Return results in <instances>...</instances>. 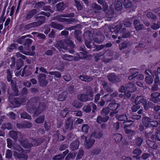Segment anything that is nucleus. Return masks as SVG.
Returning a JSON list of instances; mask_svg holds the SVG:
<instances>
[{
  "instance_id": "nucleus-62",
  "label": "nucleus",
  "mask_w": 160,
  "mask_h": 160,
  "mask_svg": "<svg viewBox=\"0 0 160 160\" xmlns=\"http://www.w3.org/2000/svg\"><path fill=\"white\" fill-rule=\"evenodd\" d=\"M63 78L66 81H69L71 79L70 75L69 74H67L63 76Z\"/></svg>"
},
{
  "instance_id": "nucleus-60",
  "label": "nucleus",
  "mask_w": 160,
  "mask_h": 160,
  "mask_svg": "<svg viewBox=\"0 0 160 160\" xmlns=\"http://www.w3.org/2000/svg\"><path fill=\"white\" fill-rule=\"evenodd\" d=\"M25 38H26V36H25L20 37L18 38L17 40V41L20 44H22L23 41L24 39Z\"/></svg>"
},
{
  "instance_id": "nucleus-56",
  "label": "nucleus",
  "mask_w": 160,
  "mask_h": 160,
  "mask_svg": "<svg viewBox=\"0 0 160 160\" xmlns=\"http://www.w3.org/2000/svg\"><path fill=\"white\" fill-rule=\"evenodd\" d=\"M142 153V151L141 150L139 149H135L133 151V153L134 154H136L137 156H139Z\"/></svg>"
},
{
  "instance_id": "nucleus-53",
  "label": "nucleus",
  "mask_w": 160,
  "mask_h": 160,
  "mask_svg": "<svg viewBox=\"0 0 160 160\" xmlns=\"http://www.w3.org/2000/svg\"><path fill=\"white\" fill-rule=\"evenodd\" d=\"M75 2L78 10H81L82 9V7L79 2L76 0H75Z\"/></svg>"
},
{
  "instance_id": "nucleus-15",
  "label": "nucleus",
  "mask_w": 160,
  "mask_h": 160,
  "mask_svg": "<svg viewBox=\"0 0 160 160\" xmlns=\"http://www.w3.org/2000/svg\"><path fill=\"white\" fill-rule=\"evenodd\" d=\"M32 72V69L26 66L24 68L21 76L22 77H28L31 74Z\"/></svg>"
},
{
  "instance_id": "nucleus-29",
  "label": "nucleus",
  "mask_w": 160,
  "mask_h": 160,
  "mask_svg": "<svg viewBox=\"0 0 160 160\" xmlns=\"http://www.w3.org/2000/svg\"><path fill=\"white\" fill-rule=\"evenodd\" d=\"M38 13V11L36 9H34L31 10L27 15L26 18L27 19H30L35 14Z\"/></svg>"
},
{
  "instance_id": "nucleus-55",
  "label": "nucleus",
  "mask_w": 160,
  "mask_h": 160,
  "mask_svg": "<svg viewBox=\"0 0 160 160\" xmlns=\"http://www.w3.org/2000/svg\"><path fill=\"white\" fill-rule=\"evenodd\" d=\"M147 17L152 19H155L156 18L155 15L153 14L152 12H148L147 14Z\"/></svg>"
},
{
  "instance_id": "nucleus-5",
  "label": "nucleus",
  "mask_w": 160,
  "mask_h": 160,
  "mask_svg": "<svg viewBox=\"0 0 160 160\" xmlns=\"http://www.w3.org/2000/svg\"><path fill=\"white\" fill-rule=\"evenodd\" d=\"M130 71L131 74V75L128 77V79L130 80L136 79L139 80H142L144 79V77L142 75L140 74L138 75V73L137 69H130Z\"/></svg>"
},
{
  "instance_id": "nucleus-46",
  "label": "nucleus",
  "mask_w": 160,
  "mask_h": 160,
  "mask_svg": "<svg viewBox=\"0 0 160 160\" xmlns=\"http://www.w3.org/2000/svg\"><path fill=\"white\" fill-rule=\"evenodd\" d=\"M118 120L122 121H125V122L128 120L127 116L126 115H120L118 117Z\"/></svg>"
},
{
  "instance_id": "nucleus-58",
  "label": "nucleus",
  "mask_w": 160,
  "mask_h": 160,
  "mask_svg": "<svg viewBox=\"0 0 160 160\" xmlns=\"http://www.w3.org/2000/svg\"><path fill=\"white\" fill-rule=\"evenodd\" d=\"M140 107V105L137 104L134 105L132 107V111L133 112H135L137 111L139 109Z\"/></svg>"
},
{
  "instance_id": "nucleus-59",
  "label": "nucleus",
  "mask_w": 160,
  "mask_h": 160,
  "mask_svg": "<svg viewBox=\"0 0 160 160\" xmlns=\"http://www.w3.org/2000/svg\"><path fill=\"white\" fill-rule=\"evenodd\" d=\"M142 142V139L140 138H137L136 139V143L138 146H140Z\"/></svg>"
},
{
  "instance_id": "nucleus-49",
  "label": "nucleus",
  "mask_w": 160,
  "mask_h": 160,
  "mask_svg": "<svg viewBox=\"0 0 160 160\" xmlns=\"http://www.w3.org/2000/svg\"><path fill=\"white\" fill-rule=\"evenodd\" d=\"M82 109L83 111L86 112H89L91 110L90 105H87L86 106H85L83 107Z\"/></svg>"
},
{
  "instance_id": "nucleus-4",
  "label": "nucleus",
  "mask_w": 160,
  "mask_h": 160,
  "mask_svg": "<svg viewBox=\"0 0 160 160\" xmlns=\"http://www.w3.org/2000/svg\"><path fill=\"white\" fill-rule=\"evenodd\" d=\"M92 137H86L84 136H82L81 140L85 141L84 146L86 148L89 149L92 147L95 142V140L91 138Z\"/></svg>"
},
{
  "instance_id": "nucleus-43",
  "label": "nucleus",
  "mask_w": 160,
  "mask_h": 160,
  "mask_svg": "<svg viewBox=\"0 0 160 160\" xmlns=\"http://www.w3.org/2000/svg\"><path fill=\"white\" fill-rule=\"evenodd\" d=\"M110 112V111L108 107L102 109L101 112V113L102 115L104 116L108 114Z\"/></svg>"
},
{
  "instance_id": "nucleus-32",
  "label": "nucleus",
  "mask_w": 160,
  "mask_h": 160,
  "mask_svg": "<svg viewBox=\"0 0 160 160\" xmlns=\"http://www.w3.org/2000/svg\"><path fill=\"white\" fill-rule=\"evenodd\" d=\"M142 121V123L144 126L146 127L149 126L150 121L148 117H145L143 118Z\"/></svg>"
},
{
  "instance_id": "nucleus-42",
  "label": "nucleus",
  "mask_w": 160,
  "mask_h": 160,
  "mask_svg": "<svg viewBox=\"0 0 160 160\" xmlns=\"http://www.w3.org/2000/svg\"><path fill=\"white\" fill-rule=\"evenodd\" d=\"M49 73L51 75H55V77L57 78H60L61 76V74L60 73L58 72H49Z\"/></svg>"
},
{
  "instance_id": "nucleus-39",
  "label": "nucleus",
  "mask_w": 160,
  "mask_h": 160,
  "mask_svg": "<svg viewBox=\"0 0 160 160\" xmlns=\"http://www.w3.org/2000/svg\"><path fill=\"white\" fill-rule=\"evenodd\" d=\"M66 5L63 4V2L59 3L57 4L56 7L58 10H62L64 9Z\"/></svg>"
},
{
  "instance_id": "nucleus-2",
  "label": "nucleus",
  "mask_w": 160,
  "mask_h": 160,
  "mask_svg": "<svg viewBox=\"0 0 160 160\" xmlns=\"http://www.w3.org/2000/svg\"><path fill=\"white\" fill-rule=\"evenodd\" d=\"M136 104H141L143 105L145 109L148 110L149 107H153V104L151 102L147 103L146 99L142 96H139L136 97L135 99Z\"/></svg>"
},
{
  "instance_id": "nucleus-35",
  "label": "nucleus",
  "mask_w": 160,
  "mask_h": 160,
  "mask_svg": "<svg viewBox=\"0 0 160 160\" xmlns=\"http://www.w3.org/2000/svg\"><path fill=\"white\" fill-rule=\"evenodd\" d=\"M62 58L65 60L72 61L73 59V57L70 55L64 54L62 56Z\"/></svg>"
},
{
  "instance_id": "nucleus-16",
  "label": "nucleus",
  "mask_w": 160,
  "mask_h": 160,
  "mask_svg": "<svg viewBox=\"0 0 160 160\" xmlns=\"http://www.w3.org/2000/svg\"><path fill=\"white\" fill-rule=\"evenodd\" d=\"M160 96V94L158 92H154L152 93L151 95V98L150 100L153 102L155 103H157L160 101V99L159 97Z\"/></svg>"
},
{
  "instance_id": "nucleus-28",
  "label": "nucleus",
  "mask_w": 160,
  "mask_h": 160,
  "mask_svg": "<svg viewBox=\"0 0 160 160\" xmlns=\"http://www.w3.org/2000/svg\"><path fill=\"white\" fill-rule=\"evenodd\" d=\"M70 119L68 118L66 122L65 127L67 130H71L72 126V122Z\"/></svg>"
},
{
  "instance_id": "nucleus-12",
  "label": "nucleus",
  "mask_w": 160,
  "mask_h": 160,
  "mask_svg": "<svg viewBox=\"0 0 160 160\" xmlns=\"http://www.w3.org/2000/svg\"><path fill=\"white\" fill-rule=\"evenodd\" d=\"M21 144L24 148H29L32 146H38L39 145V143H38V141L34 140L32 141L31 143H30L27 141H24L21 142Z\"/></svg>"
},
{
  "instance_id": "nucleus-47",
  "label": "nucleus",
  "mask_w": 160,
  "mask_h": 160,
  "mask_svg": "<svg viewBox=\"0 0 160 160\" xmlns=\"http://www.w3.org/2000/svg\"><path fill=\"white\" fill-rule=\"evenodd\" d=\"M73 106L77 108H79L82 106V104L78 101H75L73 103Z\"/></svg>"
},
{
  "instance_id": "nucleus-1",
  "label": "nucleus",
  "mask_w": 160,
  "mask_h": 160,
  "mask_svg": "<svg viewBox=\"0 0 160 160\" xmlns=\"http://www.w3.org/2000/svg\"><path fill=\"white\" fill-rule=\"evenodd\" d=\"M54 46L58 49L60 50L61 48L66 49L68 46L73 48L74 45L71 41L69 40H63L58 41L57 43L54 44Z\"/></svg>"
},
{
  "instance_id": "nucleus-61",
  "label": "nucleus",
  "mask_w": 160,
  "mask_h": 160,
  "mask_svg": "<svg viewBox=\"0 0 160 160\" xmlns=\"http://www.w3.org/2000/svg\"><path fill=\"white\" fill-rule=\"evenodd\" d=\"M7 80L9 82L11 81L12 79V75L10 71L9 70H8L7 71Z\"/></svg>"
},
{
  "instance_id": "nucleus-8",
  "label": "nucleus",
  "mask_w": 160,
  "mask_h": 160,
  "mask_svg": "<svg viewBox=\"0 0 160 160\" xmlns=\"http://www.w3.org/2000/svg\"><path fill=\"white\" fill-rule=\"evenodd\" d=\"M119 106V104L116 103H110L108 105V107L111 111V116H114L115 114L118 112V110L117 109Z\"/></svg>"
},
{
  "instance_id": "nucleus-57",
  "label": "nucleus",
  "mask_w": 160,
  "mask_h": 160,
  "mask_svg": "<svg viewBox=\"0 0 160 160\" xmlns=\"http://www.w3.org/2000/svg\"><path fill=\"white\" fill-rule=\"evenodd\" d=\"M68 108H65L64 110L61 111L60 114L63 117H65L68 112Z\"/></svg>"
},
{
  "instance_id": "nucleus-14",
  "label": "nucleus",
  "mask_w": 160,
  "mask_h": 160,
  "mask_svg": "<svg viewBox=\"0 0 160 160\" xmlns=\"http://www.w3.org/2000/svg\"><path fill=\"white\" fill-rule=\"evenodd\" d=\"M148 72L151 73L153 77H155V78L154 80V82L155 83H158L160 85V80L159 81V77L158 76V73L156 71L154 70L153 71L151 72L150 70H146L145 72V73L148 75L149 74Z\"/></svg>"
},
{
  "instance_id": "nucleus-37",
  "label": "nucleus",
  "mask_w": 160,
  "mask_h": 160,
  "mask_svg": "<svg viewBox=\"0 0 160 160\" xmlns=\"http://www.w3.org/2000/svg\"><path fill=\"white\" fill-rule=\"evenodd\" d=\"M145 81L148 84H152L153 81V80L150 75L146 76L145 78Z\"/></svg>"
},
{
  "instance_id": "nucleus-48",
  "label": "nucleus",
  "mask_w": 160,
  "mask_h": 160,
  "mask_svg": "<svg viewBox=\"0 0 160 160\" xmlns=\"http://www.w3.org/2000/svg\"><path fill=\"white\" fill-rule=\"evenodd\" d=\"M64 158V156H63L62 154H60L55 156L53 158V159L54 160H60L63 159Z\"/></svg>"
},
{
  "instance_id": "nucleus-30",
  "label": "nucleus",
  "mask_w": 160,
  "mask_h": 160,
  "mask_svg": "<svg viewBox=\"0 0 160 160\" xmlns=\"http://www.w3.org/2000/svg\"><path fill=\"white\" fill-rule=\"evenodd\" d=\"M67 93L66 92H63L59 94L58 99L59 101H63L65 100L67 97Z\"/></svg>"
},
{
  "instance_id": "nucleus-41",
  "label": "nucleus",
  "mask_w": 160,
  "mask_h": 160,
  "mask_svg": "<svg viewBox=\"0 0 160 160\" xmlns=\"http://www.w3.org/2000/svg\"><path fill=\"white\" fill-rule=\"evenodd\" d=\"M20 116L22 118L28 119H31V116L26 112H23L21 113Z\"/></svg>"
},
{
  "instance_id": "nucleus-34",
  "label": "nucleus",
  "mask_w": 160,
  "mask_h": 160,
  "mask_svg": "<svg viewBox=\"0 0 160 160\" xmlns=\"http://www.w3.org/2000/svg\"><path fill=\"white\" fill-rule=\"evenodd\" d=\"M9 134L10 137L14 139H16L18 135L17 132L13 131H10Z\"/></svg>"
},
{
  "instance_id": "nucleus-24",
  "label": "nucleus",
  "mask_w": 160,
  "mask_h": 160,
  "mask_svg": "<svg viewBox=\"0 0 160 160\" xmlns=\"http://www.w3.org/2000/svg\"><path fill=\"white\" fill-rule=\"evenodd\" d=\"M108 78L109 81L111 82H116L119 81V79L117 78L114 73L110 74Z\"/></svg>"
},
{
  "instance_id": "nucleus-38",
  "label": "nucleus",
  "mask_w": 160,
  "mask_h": 160,
  "mask_svg": "<svg viewBox=\"0 0 160 160\" xmlns=\"http://www.w3.org/2000/svg\"><path fill=\"white\" fill-rule=\"evenodd\" d=\"M1 128L3 130L6 128L8 130L11 129H12V125L10 123H5L2 125Z\"/></svg>"
},
{
  "instance_id": "nucleus-21",
  "label": "nucleus",
  "mask_w": 160,
  "mask_h": 160,
  "mask_svg": "<svg viewBox=\"0 0 160 160\" xmlns=\"http://www.w3.org/2000/svg\"><path fill=\"white\" fill-rule=\"evenodd\" d=\"M109 119V117L108 116L103 117L99 116L98 117L97 121L98 123H101L103 122H107Z\"/></svg>"
},
{
  "instance_id": "nucleus-13",
  "label": "nucleus",
  "mask_w": 160,
  "mask_h": 160,
  "mask_svg": "<svg viewBox=\"0 0 160 160\" xmlns=\"http://www.w3.org/2000/svg\"><path fill=\"white\" fill-rule=\"evenodd\" d=\"M46 78V75L45 74L41 73L39 74L38 78L40 85L42 87L45 86L48 84Z\"/></svg>"
},
{
  "instance_id": "nucleus-63",
  "label": "nucleus",
  "mask_w": 160,
  "mask_h": 160,
  "mask_svg": "<svg viewBox=\"0 0 160 160\" xmlns=\"http://www.w3.org/2000/svg\"><path fill=\"white\" fill-rule=\"evenodd\" d=\"M12 156V153L11 151L9 149H8L6 151V157L7 158H11Z\"/></svg>"
},
{
  "instance_id": "nucleus-19",
  "label": "nucleus",
  "mask_w": 160,
  "mask_h": 160,
  "mask_svg": "<svg viewBox=\"0 0 160 160\" xmlns=\"http://www.w3.org/2000/svg\"><path fill=\"white\" fill-rule=\"evenodd\" d=\"M103 134L102 131L98 130L93 132L91 136L92 137H94L96 138L99 139L102 137Z\"/></svg>"
},
{
  "instance_id": "nucleus-40",
  "label": "nucleus",
  "mask_w": 160,
  "mask_h": 160,
  "mask_svg": "<svg viewBox=\"0 0 160 160\" xmlns=\"http://www.w3.org/2000/svg\"><path fill=\"white\" fill-rule=\"evenodd\" d=\"M39 99L38 97H34L30 99L29 100L30 102H32L33 105L37 104L39 103Z\"/></svg>"
},
{
  "instance_id": "nucleus-10",
  "label": "nucleus",
  "mask_w": 160,
  "mask_h": 160,
  "mask_svg": "<svg viewBox=\"0 0 160 160\" xmlns=\"http://www.w3.org/2000/svg\"><path fill=\"white\" fill-rule=\"evenodd\" d=\"M15 150L14 151V156L16 158H24L27 159L28 158L27 156L25 154H21V153H18V152H20L21 151L23 152L22 149L19 146H17L15 147Z\"/></svg>"
},
{
  "instance_id": "nucleus-6",
  "label": "nucleus",
  "mask_w": 160,
  "mask_h": 160,
  "mask_svg": "<svg viewBox=\"0 0 160 160\" xmlns=\"http://www.w3.org/2000/svg\"><path fill=\"white\" fill-rule=\"evenodd\" d=\"M46 106L45 104H40L38 108L35 110L32 108H27V110L28 112L30 113L34 112V115H37L40 114L41 112L44 111L45 108Z\"/></svg>"
},
{
  "instance_id": "nucleus-54",
  "label": "nucleus",
  "mask_w": 160,
  "mask_h": 160,
  "mask_svg": "<svg viewBox=\"0 0 160 160\" xmlns=\"http://www.w3.org/2000/svg\"><path fill=\"white\" fill-rule=\"evenodd\" d=\"M103 98L106 101L109 102L112 98L111 95L109 94H108L104 95L103 97Z\"/></svg>"
},
{
  "instance_id": "nucleus-3",
  "label": "nucleus",
  "mask_w": 160,
  "mask_h": 160,
  "mask_svg": "<svg viewBox=\"0 0 160 160\" xmlns=\"http://www.w3.org/2000/svg\"><path fill=\"white\" fill-rule=\"evenodd\" d=\"M122 25L120 24L118 26L115 28V29L114 31H113L112 29H110V31L111 32H113L114 33L117 34L120 32L122 35V37L123 38H127L130 37V36L129 32L126 31V28H123L122 29Z\"/></svg>"
},
{
  "instance_id": "nucleus-20",
  "label": "nucleus",
  "mask_w": 160,
  "mask_h": 160,
  "mask_svg": "<svg viewBox=\"0 0 160 160\" xmlns=\"http://www.w3.org/2000/svg\"><path fill=\"white\" fill-rule=\"evenodd\" d=\"M151 138L154 142L156 140L160 141V127L158 128V130H157L156 134L152 136L151 137Z\"/></svg>"
},
{
  "instance_id": "nucleus-27",
  "label": "nucleus",
  "mask_w": 160,
  "mask_h": 160,
  "mask_svg": "<svg viewBox=\"0 0 160 160\" xmlns=\"http://www.w3.org/2000/svg\"><path fill=\"white\" fill-rule=\"evenodd\" d=\"M122 1L123 2V5L126 8H130L133 6L132 3L129 0H122Z\"/></svg>"
},
{
  "instance_id": "nucleus-52",
  "label": "nucleus",
  "mask_w": 160,
  "mask_h": 160,
  "mask_svg": "<svg viewBox=\"0 0 160 160\" xmlns=\"http://www.w3.org/2000/svg\"><path fill=\"white\" fill-rule=\"evenodd\" d=\"M92 7L93 8L98 10H101L102 9V7L100 5L95 3H93L92 4Z\"/></svg>"
},
{
  "instance_id": "nucleus-17",
  "label": "nucleus",
  "mask_w": 160,
  "mask_h": 160,
  "mask_svg": "<svg viewBox=\"0 0 160 160\" xmlns=\"http://www.w3.org/2000/svg\"><path fill=\"white\" fill-rule=\"evenodd\" d=\"M112 5L118 10H120L122 8V4L121 0H115Z\"/></svg>"
},
{
  "instance_id": "nucleus-36",
  "label": "nucleus",
  "mask_w": 160,
  "mask_h": 160,
  "mask_svg": "<svg viewBox=\"0 0 160 160\" xmlns=\"http://www.w3.org/2000/svg\"><path fill=\"white\" fill-rule=\"evenodd\" d=\"M44 120V116L41 115L35 121L37 123H42L43 122Z\"/></svg>"
},
{
  "instance_id": "nucleus-22",
  "label": "nucleus",
  "mask_w": 160,
  "mask_h": 160,
  "mask_svg": "<svg viewBox=\"0 0 160 160\" xmlns=\"http://www.w3.org/2000/svg\"><path fill=\"white\" fill-rule=\"evenodd\" d=\"M104 36L102 35H97V37L94 39V42L97 43H101L103 41Z\"/></svg>"
},
{
  "instance_id": "nucleus-18",
  "label": "nucleus",
  "mask_w": 160,
  "mask_h": 160,
  "mask_svg": "<svg viewBox=\"0 0 160 160\" xmlns=\"http://www.w3.org/2000/svg\"><path fill=\"white\" fill-rule=\"evenodd\" d=\"M32 126V124L30 122L22 123L21 124H17V126L19 128H29Z\"/></svg>"
},
{
  "instance_id": "nucleus-7",
  "label": "nucleus",
  "mask_w": 160,
  "mask_h": 160,
  "mask_svg": "<svg viewBox=\"0 0 160 160\" xmlns=\"http://www.w3.org/2000/svg\"><path fill=\"white\" fill-rule=\"evenodd\" d=\"M126 89L127 92L125 93V98H129L131 96L130 92H133L136 90V88L133 83L131 82L129 83L127 85Z\"/></svg>"
},
{
  "instance_id": "nucleus-51",
  "label": "nucleus",
  "mask_w": 160,
  "mask_h": 160,
  "mask_svg": "<svg viewBox=\"0 0 160 160\" xmlns=\"http://www.w3.org/2000/svg\"><path fill=\"white\" fill-rule=\"evenodd\" d=\"M84 154V151L82 150L79 151L76 157L77 159H81Z\"/></svg>"
},
{
  "instance_id": "nucleus-23",
  "label": "nucleus",
  "mask_w": 160,
  "mask_h": 160,
  "mask_svg": "<svg viewBox=\"0 0 160 160\" xmlns=\"http://www.w3.org/2000/svg\"><path fill=\"white\" fill-rule=\"evenodd\" d=\"M78 98L81 101L86 102L90 100V99L88 97L86 94H82L78 96Z\"/></svg>"
},
{
  "instance_id": "nucleus-33",
  "label": "nucleus",
  "mask_w": 160,
  "mask_h": 160,
  "mask_svg": "<svg viewBox=\"0 0 160 160\" xmlns=\"http://www.w3.org/2000/svg\"><path fill=\"white\" fill-rule=\"evenodd\" d=\"M79 77L81 80L85 82H89L92 80L91 77L87 76H80Z\"/></svg>"
},
{
  "instance_id": "nucleus-31",
  "label": "nucleus",
  "mask_w": 160,
  "mask_h": 160,
  "mask_svg": "<svg viewBox=\"0 0 160 160\" xmlns=\"http://www.w3.org/2000/svg\"><path fill=\"white\" fill-rule=\"evenodd\" d=\"M113 139L117 143L120 142L122 139V135L120 134H116L113 136Z\"/></svg>"
},
{
  "instance_id": "nucleus-45",
  "label": "nucleus",
  "mask_w": 160,
  "mask_h": 160,
  "mask_svg": "<svg viewBox=\"0 0 160 160\" xmlns=\"http://www.w3.org/2000/svg\"><path fill=\"white\" fill-rule=\"evenodd\" d=\"M86 94L88 97H92L93 96L92 90L90 88L88 89L86 92Z\"/></svg>"
},
{
  "instance_id": "nucleus-26",
  "label": "nucleus",
  "mask_w": 160,
  "mask_h": 160,
  "mask_svg": "<svg viewBox=\"0 0 160 160\" xmlns=\"http://www.w3.org/2000/svg\"><path fill=\"white\" fill-rule=\"evenodd\" d=\"M79 143L78 141L73 142L70 145V148L72 150H77L78 148Z\"/></svg>"
},
{
  "instance_id": "nucleus-9",
  "label": "nucleus",
  "mask_w": 160,
  "mask_h": 160,
  "mask_svg": "<svg viewBox=\"0 0 160 160\" xmlns=\"http://www.w3.org/2000/svg\"><path fill=\"white\" fill-rule=\"evenodd\" d=\"M38 21L32 22L28 25L27 27H28V28H32L39 26L44 22L45 17L43 16H40L38 17Z\"/></svg>"
},
{
  "instance_id": "nucleus-50",
  "label": "nucleus",
  "mask_w": 160,
  "mask_h": 160,
  "mask_svg": "<svg viewBox=\"0 0 160 160\" xmlns=\"http://www.w3.org/2000/svg\"><path fill=\"white\" fill-rule=\"evenodd\" d=\"M89 129V127L88 125L86 124L83 125L82 127V131L86 133H87Z\"/></svg>"
},
{
  "instance_id": "nucleus-64",
  "label": "nucleus",
  "mask_w": 160,
  "mask_h": 160,
  "mask_svg": "<svg viewBox=\"0 0 160 160\" xmlns=\"http://www.w3.org/2000/svg\"><path fill=\"white\" fill-rule=\"evenodd\" d=\"M144 27V26L143 25L140 24L138 26H136L135 28L136 30L139 31V30H141L143 29Z\"/></svg>"
},
{
  "instance_id": "nucleus-44",
  "label": "nucleus",
  "mask_w": 160,
  "mask_h": 160,
  "mask_svg": "<svg viewBox=\"0 0 160 160\" xmlns=\"http://www.w3.org/2000/svg\"><path fill=\"white\" fill-rule=\"evenodd\" d=\"M76 155V154L75 153H70L67 156L66 159L67 160H70L71 159H73L75 158Z\"/></svg>"
},
{
  "instance_id": "nucleus-11",
  "label": "nucleus",
  "mask_w": 160,
  "mask_h": 160,
  "mask_svg": "<svg viewBox=\"0 0 160 160\" xmlns=\"http://www.w3.org/2000/svg\"><path fill=\"white\" fill-rule=\"evenodd\" d=\"M74 16V13L71 14V15H58L57 17V20L60 22H66L67 23H70L71 22V19L66 18L63 17H72Z\"/></svg>"
},
{
  "instance_id": "nucleus-25",
  "label": "nucleus",
  "mask_w": 160,
  "mask_h": 160,
  "mask_svg": "<svg viewBox=\"0 0 160 160\" xmlns=\"http://www.w3.org/2000/svg\"><path fill=\"white\" fill-rule=\"evenodd\" d=\"M50 25L52 27L59 30L62 29L63 28V25L54 22H52L51 23Z\"/></svg>"
}]
</instances>
